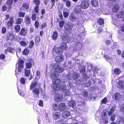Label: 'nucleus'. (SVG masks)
<instances>
[{
    "label": "nucleus",
    "mask_w": 124,
    "mask_h": 124,
    "mask_svg": "<svg viewBox=\"0 0 124 124\" xmlns=\"http://www.w3.org/2000/svg\"><path fill=\"white\" fill-rule=\"evenodd\" d=\"M40 84L38 82L32 81L30 85V89L32 90L34 96L38 97L40 93V90L41 89Z\"/></svg>",
    "instance_id": "f257e3e1"
},
{
    "label": "nucleus",
    "mask_w": 124,
    "mask_h": 124,
    "mask_svg": "<svg viewBox=\"0 0 124 124\" xmlns=\"http://www.w3.org/2000/svg\"><path fill=\"white\" fill-rule=\"evenodd\" d=\"M59 76V75L55 73V72L51 74L50 76V78L52 80L53 85L52 88L54 89V91L60 84L61 82V79L58 78Z\"/></svg>",
    "instance_id": "f03ea898"
},
{
    "label": "nucleus",
    "mask_w": 124,
    "mask_h": 124,
    "mask_svg": "<svg viewBox=\"0 0 124 124\" xmlns=\"http://www.w3.org/2000/svg\"><path fill=\"white\" fill-rule=\"evenodd\" d=\"M24 62L22 59H20L18 60V61L17 63V64L18 65L17 69L18 72H21L22 70L24 68Z\"/></svg>",
    "instance_id": "7ed1b4c3"
},
{
    "label": "nucleus",
    "mask_w": 124,
    "mask_h": 124,
    "mask_svg": "<svg viewBox=\"0 0 124 124\" xmlns=\"http://www.w3.org/2000/svg\"><path fill=\"white\" fill-rule=\"evenodd\" d=\"M53 67L54 68L55 71L54 72L56 73V72H58L59 73H61L64 70V69L62 68H61V67H59V65L57 63H54L53 65Z\"/></svg>",
    "instance_id": "20e7f679"
},
{
    "label": "nucleus",
    "mask_w": 124,
    "mask_h": 124,
    "mask_svg": "<svg viewBox=\"0 0 124 124\" xmlns=\"http://www.w3.org/2000/svg\"><path fill=\"white\" fill-rule=\"evenodd\" d=\"M67 88V86L64 83H62L59 85L57 88L54 91H59L61 90L65 91L66 90Z\"/></svg>",
    "instance_id": "39448f33"
},
{
    "label": "nucleus",
    "mask_w": 124,
    "mask_h": 124,
    "mask_svg": "<svg viewBox=\"0 0 124 124\" xmlns=\"http://www.w3.org/2000/svg\"><path fill=\"white\" fill-rule=\"evenodd\" d=\"M34 61L31 59H29L28 62L26 64V69H30L32 67V64L34 63Z\"/></svg>",
    "instance_id": "423d86ee"
},
{
    "label": "nucleus",
    "mask_w": 124,
    "mask_h": 124,
    "mask_svg": "<svg viewBox=\"0 0 124 124\" xmlns=\"http://www.w3.org/2000/svg\"><path fill=\"white\" fill-rule=\"evenodd\" d=\"M89 5V3L88 1L83 0L81 2L80 6L82 8L85 9L88 7Z\"/></svg>",
    "instance_id": "0eeeda50"
},
{
    "label": "nucleus",
    "mask_w": 124,
    "mask_h": 124,
    "mask_svg": "<svg viewBox=\"0 0 124 124\" xmlns=\"http://www.w3.org/2000/svg\"><path fill=\"white\" fill-rule=\"evenodd\" d=\"M63 99L62 95L61 94L57 93L56 94L54 97V100L55 101L58 102L61 101Z\"/></svg>",
    "instance_id": "6e6552de"
},
{
    "label": "nucleus",
    "mask_w": 124,
    "mask_h": 124,
    "mask_svg": "<svg viewBox=\"0 0 124 124\" xmlns=\"http://www.w3.org/2000/svg\"><path fill=\"white\" fill-rule=\"evenodd\" d=\"M63 56L62 54L57 56L55 58V61L57 62H62L63 61Z\"/></svg>",
    "instance_id": "1a4fd4ad"
},
{
    "label": "nucleus",
    "mask_w": 124,
    "mask_h": 124,
    "mask_svg": "<svg viewBox=\"0 0 124 124\" xmlns=\"http://www.w3.org/2000/svg\"><path fill=\"white\" fill-rule=\"evenodd\" d=\"M14 37V35L12 32H8L7 34L6 40L8 41L9 40L12 39Z\"/></svg>",
    "instance_id": "9d476101"
},
{
    "label": "nucleus",
    "mask_w": 124,
    "mask_h": 124,
    "mask_svg": "<svg viewBox=\"0 0 124 124\" xmlns=\"http://www.w3.org/2000/svg\"><path fill=\"white\" fill-rule=\"evenodd\" d=\"M66 107V106L65 103H62L59 105V110L60 111H62L64 110Z\"/></svg>",
    "instance_id": "9b49d317"
},
{
    "label": "nucleus",
    "mask_w": 124,
    "mask_h": 124,
    "mask_svg": "<svg viewBox=\"0 0 124 124\" xmlns=\"http://www.w3.org/2000/svg\"><path fill=\"white\" fill-rule=\"evenodd\" d=\"M14 22V20L13 17H10L9 20L7 22V25L8 27H11Z\"/></svg>",
    "instance_id": "f8f14e48"
},
{
    "label": "nucleus",
    "mask_w": 124,
    "mask_h": 124,
    "mask_svg": "<svg viewBox=\"0 0 124 124\" xmlns=\"http://www.w3.org/2000/svg\"><path fill=\"white\" fill-rule=\"evenodd\" d=\"M24 21L25 23L29 25L31 23V19L29 16H26L25 17Z\"/></svg>",
    "instance_id": "ddd939ff"
},
{
    "label": "nucleus",
    "mask_w": 124,
    "mask_h": 124,
    "mask_svg": "<svg viewBox=\"0 0 124 124\" xmlns=\"http://www.w3.org/2000/svg\"><path fill=\"white\" fill-rule=\"evenodd\" d=\"M13 2V0H7L6 4L7 5L8 8H11Z\"/></svg>",
    "instance_id": "4468645a"
},
{
    "label": "nucleus",
    "mask_w": 124,
    "mask_h": 124,
    "mask_svg": "<svg viewBox=\"0 0 124 124\" xmlns=\"http://www.w3.org/2000/svg\"><path fill=\"white\" fill-rule=\"evenodd\" d=\"M27 34L26 30L24 28H22L21 29L19 34L23 36H25Z\"/></svg>",
    "instance_id": "2eb2a0df"
},
{
    "label": "nucleus",
    "mask_w": 124,
    "mask_h": 124,
    "mask_svg": "<svg viewBox=\"0 0 124 124\" xmlns=\"http://www.w3.org/2000/svg\"><path fill=\"white\" fill-rule=\"evenodd\" d=\"M60 48L63 50V51L65 50L68 48L67 43L65 42H62L61 45L60 46Z\"/></svg>",
    "instance_id": "dca6fc26"
},
{
    "label": "nucleus",
    "mask_w": 124,
    "mask_h": 124,
    "mask_svg": "<svg viewBox=\"0 0 124 124\" xmlns=\"http://www.w3.org/2000/svg\"><path fill=\"white\" fill-rule=\"evenodd\" d=\"M54 49L55 53L58 54H60L63 52V50L60 47L54 48Z\"/></svg>",
    "instance_id": "f3484780"
},
{
    "label": "nucleus",
    "mask_w": 124,
    "mask_h": 124,
    "mask_svg": "<svg viewBox=\"0 0 124 124\" xmlns=\"http://www.w3.org/2000/svg\"><path fill=\"white\" fill-rule=\"evenodd\" d=\"M81 8L80 6L78 5L75 8L74 11L76 13L78 14L81 13L82 11Z\"/></svg>",
    "instance_id": "a211bd4d"
},
{
    "label": "nucleus",
    "mask_w": 124,
    "mask_h": 124,
    "mask_svg": "<svg viewBox=\"0 0 124 124\" xmlns=\"http://www.w3.org/2000/svg\"><path fill=\"white\" fill-rule=\"evenodd\" d=\"M118 86L119 88H124V81L119 80L118 82Z\"/></svg>",
    "instance_id": "6ab92c4d"
},
{
    "label": "nucleus",
    "mask_w": 124,
    "mask_h": 124,
    "mask_svg": "<svg viewBox=\"0 0 124 124\" xmlns=\"http://www.w3.org/2000/svg\"><path fill=\"white\" fill-rule=\"evenodd\" d=\"M121 95L120 93L118 92L114 93L113 96V98L116 100H118L120 99Z\"/></svg>",
    "instance_id": "aec40b11"
},
{
    "label": "nucleus",
    "mask_w": 124,
    "mask_h": 124,
    "mask_svg": "<svg viewBox=\"0 0 124 124\" xmlns=\"http://www.w3.org/2000/svg\"><path fill=\"white\" fill-rule=\"evenodd\" d=\"M70 115V113L69 111H65L63 112L62 116L65 118H67Z\"/></svg>",
    "instance_id": "412c9836"
},
{
    "label": "nucleus",
    "mask_w": 124,
    "mask_h": 124,
    "mask_svg": "<svg viewBox=\"0 0 124 124\" xmlns=\"http://www.w3.org/2000/svg\"><path fill=\"white\" fill-rule=\"evenodd\" d=\"M58 36V32L57 31H54L52 36V39L54 40H56Z\"/></svg>",
    "instance_id": "4be33fe9"
},
{
    "label": "nucleus",
    "mask_w": 124,
    "mask_h": 124,
    "mask_svg": "<svg viewBox=\"0 0 124 124\" xmlns=\"http://www.w3.org/2000/svg\"><path fill=\"white\" fill-rule=\"evenodd\" d=\"M61 115V113L59 112H56L53 114V116L55 119L56 120L60 117Z\"/></svg>",
    "instance_id": "5701e85b"
},
{
    "label": "nucleus",
    "mask_w": 124,
    "mask_h": 124,
    "mask_svg": "<svg viewBox=\"0 0 124 124\" xmlns=\"http://www.w3.org/2000/svg\"><path fill=\"white\" fill-rule=\"evenodd\" d=\"M31 71L30 70L26 69H24V75L26 77H29L31 74Z\"/></svg>",
    "instance_id": "b1692460"
},
{
    "label": "nucleus",
    "mask_w": 124,
    "mask_h": 124,
    "mask_svg": "<svg viewBox=\"0 0 124 124\" xmlns=\"http://www.w3.org/2000/svg\"><path fill=\"white\" fill-rule=\"evenodd\" d=\"M40 40V36L39 35H37L36 37L35 40V43L36 45L37 46L38 45Z\"/></svg>",
    "instance_id": "393cba45"
},
{
    "label": "nucleus",
    "mask_w": 124,
    "mask_h": 124,
    "mask_svg": "<svg viewBox=\"0 0 124 124\" xmlns=\"http://www.w3.org/2000/svg\"><path fill=\"white\" fill-rule=\"evenodd\" d=\"M23 21V19L21 18H18L16 19V21L15 24L18 25L20 24Z\"/></svg>",
    "instance_id": "a878e982"
},
{
    "label": "nucleus",
    "mask_w": 124,
    "mask_h": 124,
    "mask_svg": "<svg viewBox=\"0 0 124 124\" xmlns=\"http://www.w3.org/2000/svg\"><path fill=\"white\" fill-rule=\"evenodd\" d=\"M14 28L15 31L17 33H18L21 29L20 26L19 25L16 24Z\"/></svg>",
    "instance_id": "bb28decb"
},
{
    "label": "nucleus",
    "mask_w": 124,
    "mask_h": 124,
    "mask_svg": "<svg viewBox=\"0 0 124 124\" xmlns=\"http://www.w3.org/2000/svg\"><path fill=\"white\" fill-rule=\"evenodd\" d=\"M91 4L93 7H96L98 5V1L97 0H92Z\"/></svg>",
    "instance_id": "cd10ccee"
},
{
    "label": "nucleus",
    "mask_w": 124,
    "mask_h": 124,
    "mask_svg": "<svg viewBox=\"0 0 124 124\" xmlns=\"http://www.w3.org/2000/svg\"><path fill=\"white\" fill-rule=\"evenodd\" d=\"M68 105L69 106L74 108L76 106V104L74 101L71 100L69 102Z\"/></svg>",
    "instance_id": "c85d7f7f"
},
{
    "label": "nucleus",
    "mask_w": 124,
    "mask_h": 124,
    "mask_svg": "<svg viewBox=\"0 0 124 124\" xmlns=\"http://www.w3.org/2000/svg\"><path fill=\"white\" fill-rule=\"evenodd\" d=\"M70 20L72 22L74 21L77 20V18L73 14H71L69 16Z\"/></svg>",
    "instance_id": "c756f323"
},
{
    "label": "nucleus",
    "mask_w": 124,
    "mask_h": 124,
    "mask_svg": "<svg viewBox=\"0 0 124 124\" xmlns=\"http://www.w3.org/2000/svg\"><path fill=\"white\" fill-rule=\"evenodd\" d=\"M79 77V74L78 73L74 72L73 74L72 78L74 79H78Z\"/></svg>",
    "instance_id": "7c9ffc66"
},
{
    "label": "nucleus",
    "mask_w": 124,
    "mask_h": 124,
    "mask_svg": "<svg viewBox=\"0 0 124 124\" xmlns=\"http://www.w3.org/2000/svg\"><path fill=\"white\" fill-rule=\"evenodd\" d=\"M52 107L54 110L56 111L59 110V105H58L56 103H53L52 104Z\"/></svg>",
    "instance_id": "2f4dec72"
},
{
    "label": "nucleus",
    "mask_w": 124,
    "mask_h": 124,
    "mask_svg": "<svg viewBox=\"0 0 124 124\" xmlns=\"http://www.w3.org/2000/svg\"><path fill=\"white\" fill-rule=\"evenodd\" d=\"M119 7L117 5H116L113 8L112 10L113 12H116L119 10Z\"/></svg>",
    "instance_id": "473e14b6"
},
{
    "label": "nucleus",
    "mask_w": 124,
    "mask_h": 124,
    "mask_svg": "<svg viewBox=\"0 0 124 124\" xmlns=\"http://www.w3.org/2000/svg\"><path fill=\"white\" fill-rule=\"evenodd\" d=\"M114 72L116 75H119L121 73V71L119 69L116 68L114 69Z\"/></svg>",
    "instance_id": "72a5a7b5"
},
{
    "label": "nucleus",
    "mask_w": 124,
    "mask_h": 124,
    "mask_svg": "<svg viewBox=\"0 0 124 124\" xmlns=\"http://www.w3.org/2000/svg\"><path fill=\"white\" fill-rule=\"evenodd\" d=\"M22 7L24 8L27 9L29 8V5L28 3L25 2L23 3Z\"/></svg>",
    "instance_id": "f704fd0d"
},
{
    "label": "nucleus",
    "mask_w": 124,
    "mask_h": 124,
    "mask_svg": "<svg viewBox=\"0 0 124 124\" xmlns=\"http://www.w3.org/2000/svg\"><path fill=\"white\" fill-rule=\"evenodd\" d=\"M47 27V23L46 22H44L40 25V28L41 29H42L46 27Z\"/></svg>",
    "instance_id": "c9c22d12"
},
{
    "label": "nucleus",
    "mask_w": 124,
    "mask_h": 124,
    "mask_svg": "<svg viewBox=\"0 0 124 124\" xmlns=\"http://www.w3.org/2000/svg\"><path fill=\"white\" fill-rule=\"evenodd\" d=\"M29 52V50L27 47L25 48L24 49V50L23 51V53L24 54L27 55L28 54Z\"/></svg>",
    "instance_id": "e433bc0d"
},
{
    "label": "nucleus",
    "mask_w": 124,
    "mask_h": 124,
    "mask_svg": "<svg viewBox=\"0 0 124 124\" xmlns=\"http://www.w3.org/2000/svg\"><path fill=\"white\" fill-rule=\"evenodd\" d=\"M34 42L33 40H31L30 42L28 47L30 48H32L34 45Z\"/></svg>",
    "instance_id": "4c0bfd02"
},
{
    "label": "nucleus",
    "mask_w": 124,
    "mask_h": 124,
    "mask_svg": "<svg viewBox=\"0 0 124 124\" xmlns=\"http://www.w3.org/2000/svg\"><path fill=\"white\" fill-rule=\"evenodd\" d=\"M98 23L99 24L101 25L104 23V20L102 18L98 19L97 21Z\"/></svg>",
    "instance_id": "58836bf2"
},
{
    "label": "nucleus",
    "mask_w": 124,
    "mask_h": 124,
    "mask_svg": "<svg viewBox=\"0 0 124 124\" xmlns=\"http://www.w3.org/2000/svg\"><path fill=\"white\" fill-rule=\"evenodd\" d=\"M8 50V52L10 53H13L15 51V49L13 48L9 47H7Z\"/></svg>",
    "instance_id": "ea45409f"
},
{
    "label": "nucleus",
    "mask_w": 124,
    "mask_h": 124,
    "mask_svg": "<svg viewBox=\"0 0 124 124\" xmlns=\"http://www.w3.org/2000/svg\"><path fill=\"white\" fill-rule=\"evenodd\" d=\"M25 15V13L22 12H19L18 14L19 17H23Z\"/></svg>",
    "instance_id": "a19ab883"
},
{
    "label": "nucleus",
    "mask_w": 124,
    "mask_h": 124,
    "mask_svg": "<svg viewBox=\"0 0 124 124\" xmlns=\"http://www.w3.org/2000/svg\"><path fill=\"white\" fill-rule=\"evenodd\" d=\"M65 23V22L63 21H60L59 23L60 27H62L64 25Z\"/></svg>",
    "instance_id": "79ce46f5"
},
{
    "label": "nucleus",
    "mask_w": 124,
    "mask_h": 124,
    "mask_svg": "<svg viewBox=\"0 0 124 124\" xmlns=\"http://www.w3.org/2000/svg\"><path fill=\"white\" fill-rule=\"evenodd\" d=\"M40 76V71L39 70L37 71L36 73L35 78H39Z\"/></svg>",
    "instance_id": "37998d69"
},
{
    "label": "nucleus",
    "mask_w": 124,
    "mask_h": 124,
    "mask_svg": "<svg viewBox=\"0 0 124 124\" xmlns=\"http://www.w3.org/2000/svg\"><path fill=\"white\" fill-rule=\"evenodd\" d=\"M33 2L36 6H39L40 4V1L39 0H34Z\"/></svg>",
    "instance_id": "c03bdc74"
},
{
    "label": "nucleus",
    "mask_w": 124,
    "mask_h": 124,
    "mask_svg": "<svg viewBox=\"0 0 124 124\" xmlns=\"http://www.w3.org/2000/svg\"><path fill=\"white\" fill-rule=\"evenodd\" d=\"M20 44L21 46L23 47H25L27 45L26 42L24 41H21L20 42Z\"/></svg>",
    "instance_id": "a18cd8bd"
},
{
    "label": "nucleus",
    "mask_w": 124,
    "mask_h": 124,
    "mask_svg": "<svg viewBox=\"0 0 124 124\" xmlns=\"http://www.w3.org/2000/svg\"><path fill=\"white\" fill-rule=\"evenodd\" d=\"M34 11L37 14L39 13V7L37 6H36L34 8Z\"/></svg>",
    "instance_id": "49530a36"
},
{
    "label": "nucleus",
    "mask_w": 124,
    "mask_h": 124,
    "mask_svg": "<svg viewBox=\"0 0 124 124\" xmlns=\"http://www.w3.org/2000/svg\"><path fill=\"white\" fill-rule=\"evenodd\" d=\"M20 82L22 84H24L26 82V80L25 78H22L20 79Z\"/></svg>",
    "instance_id": "de8ad7c7"
},
{
    "label": "nucleus",
    "mask_w": 124,
    "mask_h": 124,
    "mask_svg": "<svg viewBox=\"0 0 124 124\" xmlns=\"http://www.w3.org/2000/svg\"><path fill=\"white\" fill-rule=\"evenodd\" d=\"M108 100L106 97L104 98L101 101L102 103H103L104 104H106Z\"/></svg>",
    "instance_id": "09e8293b"
},
{
    "label": "nucleus",
    "mask_w": 124,
    "mask_h": 124,
    "mask_svg": "<svg viewBox=\"0 0 124 124\" xmlns=\"http://www.w3.org/2000/svg\"><path fill=\"white\" fill-rule=\"evenodd\" d=\"M12 42H7L5 43L4 45V46L5 47H7L9 45H12Z\"/></svg>",
    "instance_id": "8fccbe9b"
},
{
    "label": "nucleus",
    "mask_w": 124,
    "mask_h": 124,
    "mask_svg": "<svg viewBox=\"0 0 124 124\" xmlns=\"http://www.w3.org/2000/svg\"><path fill=\"white\" fill-rule=\"evenodd\" d=\"M36 18V15L34 13L31 15V18L33 21H35Z\"/></svg>",
    "instance_id": "3c124183"
},
{
    "label": "nucleus",
    "mask_w": 124,
    "mask_h": 124,
    "mask_svg": "<svg viewBox=\"0 0 124 124\" xmlns=\"http://www.w3.org/2000/svg\"><path fill=\"white\" fill-rule=\"evenodd\" d=\"M65 5L66 7H69L71 6L70 2L69 0L66 1V2Z\"/></svg>",
    "instance_id": "603ef678"
},
{
    "label": "nucleus",
    "mask_w": 124,
    "mask_h": 124,
    "mask_svg": "<svg viewBox=\"0 0 124 124\" xmlns=\"http://www.w3.org/2000/svg\"><path fill=\"white\" fill-rule=\"evenodd\" d=\"M39 106L41 107H43V101L41 100H39Z\"/></svg>",
    "instance_id": "864d4df0"
},
{
    "label": "nucleus",
    "mask_w": 124,
    "mask_h": 124,
    "mask_svg": "<svg viewBox=\"0 0 124 124\" xmlns=\"http://www.w3.org/2000/svg\"><path fill=\"white\" fill-rule=\"evenodd\" d=\"M34 25L35 28H38L39 26V24L38 21H36L35 22Z\"/></svg>",
    "instance_id": "5fc2aeb1"
},
{
    "label": "nucleus",
    "mask_w": 124,
    "mask_h": 124,
    "mask_svg": "<svg viewBox=\"0 0 124 124\" xmlns=\"http://www.w3.org/2000/svg\"><path fill=\"white\" fill-rule=\"evenodd\" d=\"M7 31V29L5 27H3L2 28L1 32L3 34H5Z\"/></svg>",
    "instance_id": "6e6d98bb"
},
{
    "label": "nucleus",
    "mask_w": 124,
    "mask_h": 124,
    "mask_svg": "<svg viewBox=\"0 0 124 124\" xmlns=\"http://www.w3.org/2000/svg\"><path fill=\"white\" fill-rule=\"evenodd\" d=\"M63 14L64 17L65 18H67L69 16V14L67 12H63Z\"/></svg>",
    "instance_id": "4d7b16f0"
},
{
    "label": "nucleus",
    "mask_w": 124,
    "mask_h": 124,
    "mask_svg": "<svg viewBox=\"0 0 124 124\" xmlns=\"http://www.w3.org/2000/svg\"><path fill=\"white\" fill-rule=\"evenodd\" d=\"M116 116L115 115H112L110 118V119L111 121H113L115 120Z\"/></svg>",
    "instance_id": "13d9d810"
},
{
    "label": "nucleus",
    "mask_w": 124,
    "mask_h": 124,
    "mask_svg": "<svg viewBox=\"0 0 124 124\" xmlns=\"http://www.w3.org/2000/svg\"><path fill=\"white\" fill-rule=\"evenodd\" d=\"M64 92L65 93V95H69L70 94V90H67L66 89V90Z\"/></svg>",
    "instance_id": "bf43d9fd"
},
{
    "label": "nucleus",
    "mask_w": 124,
    "mask_h": 124,
    "mask_svg": "<svg viewBox=\"0 0 124 124\" xmlns=\"http://www.w3.org/2000/svg\"><path fill=\"white\" fill-rule=\"evenodd\" d=\"M66 62H65L63 64V66L64 67H68L71 64V62L70 61H69L68 62V65H66Z\"/></svg>",
    "instance_id": "052dcab7"
},
{
    "label": "nucleus",
    "mask_w": 124,
    "mask_h": 124,
    "mask_svg": "<svg viewBox=\"0 0 124 124\" xmlns=\"http://www.w3.org/2000/svg\"><path fill=\"white\" fill-rule=\"evenodd\" d=\"M58 17L61 20H63V17L61 12H60V13L58 15Z\"/></svg>",
    "instance_id": "680f3d73"
},
{
    "label": "nucleus",
    "mask_w": 124,
    "mask_h": 124,
    "mask_svg": "<svg viewBox=\"0 0 124 124\" xmlns=\"http://www.w3.org/2000/svg\"><path fill=\"white\" fill-rule=\"evenodd\" d=\"M71 29L72 28L70 27V26H69V27H66L65 28V31H71Z\"/></svg>",
    "instance_id": "e2e57ef3"
},
{
    "label": "nucleus",
    "mask_w": 124,
    "mask_h": 124,
    "mask_svg": "<svg viewBox=\"0 0 124 124\" xmlns=\"http://www.w3.org/2000/svg\"><path fill=\"white\" fill-rule=\"evenodd\" d=\"M55 1V0H51L52 8L53 7V6L54 5Z\"/></svg>",
    "instance_id": "0e129e2a"
},
{
    "label": "nucleus",
    "mask_w": 124,
    "mask_h": 124,
    "mask_svg": "<svg viewBox=\"0 0 124 124\" xmlns=\"http://www.w3.org/2000/svg\"><path fill=\"white\" fill-rule=\"evenodd\" d=\"M5 56L4 54H1L0 55V59H5Z\"/></svg>",
    "instance_id": "69168bd1"
},
{
    "label": "nucleus",
    "mask_w": 124,
    "mask_h": 124,
    "mask_svg": "<svg viewBox=\"0 0 124 124\" xmlns=\"http://www.w3.org/2000/svg\"><path fill=\"white\" fill-rule=\"evenodd\" d=\"M7 9V7L5 5H3L2 7V10L3 11H5Z\"/></svg>",
    "instance_id": "338daca9"
},
{
    "label": "nucleus",
    "mask_w": 124,
    "mask_h": 124,
    "mask_svg": "<svg viewBox=\"0 0 124 124\" xmlns=\"http://www.w3.org/2000/svg\"><path fill=\"white\" fill-rule=\"evenodd\" d=\"M104 56L106 59H108L109 60L111 59V58L110 57L108 56L107 55H104Z\"/></svg>",
    "instance_id": "774afa93"
}]
</instances>
